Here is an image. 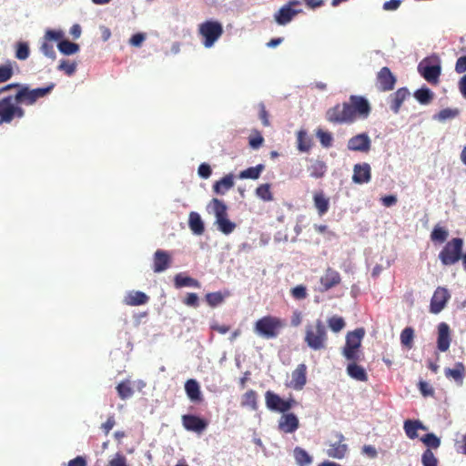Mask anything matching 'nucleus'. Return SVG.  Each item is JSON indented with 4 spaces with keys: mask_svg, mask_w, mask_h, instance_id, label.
<instances>
[{
    "mask_svg": "<svg viewBox=\"0 0 466 466\" xmlns=\"http://www.w3.org/2000/svg\"><path fill=\"white\" fill-rule=\"evenodd\" d=\"M76 62H69L67 60H62L60 64L58 65L57 68L60 71L65 72V74L68 76H73L76 71Z\"/></svg>",
    "mask_w": 466,
    "mask_h": 466,
    "instance_id": "45",
    "label": "nucleus"
},
{
    "mask_svg": "<svg viewBox=\"0 0 466 466\" xmlns=\"http://www.w3.org/2000/svg\"><path fill=\"white\" fill-rule=\"evenodd\" d=\"M259 118L265 127L269 126L268 113L264 104H259Z\"/></svg>",
    "mask_w": 466,
    "mask_h": 466,
    "instance_id": "63",
    "label": "nucleus"
},
{
    "mask_svg": "<svg viewBox=\"0 0 466 466\" xmlns=\"http://www.w3.org/2000/svg\"><path fill=\"white\" fill-rule=\"evenodd\" d=\"M57 47L59 51L66 56L74 55L79 50V46L76 43L70 42L69 40H61L58 43Z\"/></svg>",
    "mask_w": 466,
    "mask_h": 466,
    "instance_id": "34",
    "label": "nucleus"
},
{
    "mask_svg": "<svg viewBox=\"0 0 466 466\" xmlns=\"http://www.w3.org/2000/svg\"><path fill=\"white\" fill-rule=\"evenodd\" d=\"M298 149L301 152H308L311 147V141L308 137L307 132L300 130L297 135Z\"/></svg>",
    "mask_w": 466,
    "mask_h": 466,
    "instance_id": "36",
    "label": "nucleus"
},
{
    "mask_svg": "<svg viewBox=\"0 0 466 466\" xmlns=\"http://www.w3.org/2000/svg\"><path fill=\"white\" fill-rule=\"evenodd\" d=\"M146 39V35L143 33H137L132 35V37L129 40L130 45L134 46H140L141 44Z\"/></svg>",
    "mask_w": 466,
    "mask_h": 466,
    "instance_id": "61",
    "label": "nucleus"
},
{
    "mask_svg": "<svg viewBox=\"0 0 466 466\" xmlns=\"http://www.w3.org/2000/svg\"><path fill=\"white\" fill-rule=\"evenodd\" d=\"M234 176L232 174H228L223 177L220 180L215 182L213 185V190L216 194L225 195L234 187Z\"/></svg>",
    "mask_w": 466,
    "mask_h": 466,
    "instance_id": "22",
    "label": "nucleus"
},
{
    "mask_svg": "<svg viewBox=\"0 0 466 466\" xmlns=\"http://www.w3.org/2000/svg\"><path fill=\"white\" fill-rule=\"evenodd\" d=\"M371 147L370 137L366 133L358 134L349 139L347 147L350 151L369 152Z\"/></svg>",
    "mask_w": 466,
    "mask_h": 466,
    "instance_id": "15",
    "label": "nucleus"
},
{
    "mask_svg": "<svg viewBox=\"0 0 466 466\" xmlns=\"http://www.w3.org/2000/svg\"><path fill=\"white\" fill-rule=\"evenodd\" d=\"M185 390L191 401L199 402L202 400L200 387L197 380H187L185 384Z\"/></svg>",
    "mask_w": 466,
    "mask_h": 466,
    "instance_id": "26",
    "label": "nucleus"
},
{
    "mask_svg": "<svg viewBox=\"0 0 466 466\" xmlns=\"http://www.w3.org/2000/svg\"><path fill=\"white\" fill-rule=\"evenodd\" d=\"M421 441L429 448L437 449L441 445L440 439L434 433H427L421 438Z\"/></svg>",
    "mask_w": 466,
    "mask_h": 466,
    "instance_id": "48",
    "label": "nucleus"
},
{
    "mask_svg": "<svg viewBox=\"0 0 466 466\" xmlns=\"http://www.w3.org/2000/svg\"><path fill=\"white\" fill-rule=\"evenodd\" d=\"M418 71L430 84L436 85L439 83L441 73V67L439 64L432 65L428 58L423 59L418 66Z\"/></svg>",
    "mask_w": 466,
    "mask_h": 466,
    "instance_id": "9",
    "label": "nucleus"
},
{
    "mask_svg": "<svg viewBox=\"0 0 466 466\" xmlns=\"http://www.w3.org/2000/svg\"><path fill=\"white\" fill-rule=\"evenodd\" d=\"M299 5V1H289L287 5H283L275 15V21L280 25H285L289 24L298 14L301 12L300 9H294L293 6Z\"/></svg>",
    "mask_w": 466,
    "mask_h": 466,
    "instance_id": "11",
    "label": "nucleus"
},
{
    "mask_svg": "<svg viewBox=\"0 0 466 466\" xmlns=\"http://www.w3.org/2000/svg\"><path fill=\"white\" fill-rule=\"evenodd\" d=\"M63 36H64V33L61 30L49 29L46 32L45 39L46 41H51V40L57 41V40L62 39Z\"/></svg>",
    "mask_w": 466,
    "mask_h": 466,
    "instance_id": "57",
    "label": "nucleus"
},
{
    "mask_svg": "<svg viewBox=\"0 0 466 466\" xmlns=\"http://www.w3.org/2000/svg\"><path fill=\"white\" fill-rule=\"evenodd\" d=\"M365 330L362 328L356 329L348 332L346 335V343L342 350L343 356L350 361H358L360 360V349Z\"/></svg>",
    "mask_w": 466,
    "mask_h": 466,
    "instance_id": "7",
    "label": "nucleus"
},
{
    "mask_svg": "<svg viewBox=\"0 0 466 466\" xmlns=\"http://www.w3.org/2000/svg\"><path fill=\"white\" fill-rule=\"evenodd\" d=\"M263 170L264 166L262 164H258L256 167H250L242 170L238 177L240 179H258Z\"/></svg>",
    "mask_w": 466,
    "mask_h": 466,
    "instance_id": "29",
    "label": "nucleus"
},
{
    "mask_svg": "<svg viewBox=\"0 0 466 466\" xmlns=\"http://www.w3.org/2000/svg\"><path fill=\"white\" fill-rule=\"evenodd\" d=\"M184 303L189 307L198 306V296L196 293H188L184 299Z\"/></svg>",
    "mask_w": 466,
    "mask_h": 466,
    "instance_id": "60",
    "label": "nucleus"
},
{
    "mask_svg": "<svg viewBox=\"0 0 466 466\" xmlns=\"http://www.w3.org/2000/svg\"><path fill=\"white\" fill-rule=\"evenodd\" d=\"M414 329L411 327L405 328L400 333V342L407 349H411L413 345Z\"/></svg>",
    "mask_w": 466,
    "mask_h": 466,
    "instance_id": "39",
    "label": "nucleus"
},
{
    "mask_svg": "<svg viewBox=\"0 0 466 466\" xmlns=\"http://www.w3.org/2000/svg\"><path fill=\"white\" fill-rule=\"evenodd\" d=\"M307 367L305 364H299L292 373L293 379H306Z\"/></svg>",
    "mask_w": 466,
    "mask_h": 466,
    "instance_id": "59",
    "label": "nucleus"
},
{
    "mask_svg": "<svg viewBox=\"0 0 466 466\" xmlns=\"http://www.w3.org/2000/svg\"><path fill=\"white\" fill-rule=\"evenodd\" d=\"M451 330L446 322H441L437 326V349L441 352H446L451 346Z\"/></svg>",
    "mask_w": 466,
    "mask_h": 466,
    "instance_id": "13",
    "label": "nucleus"
},
{
    "mask_svg": "<svg viewBox=\"0 0 466 466\" xmlns=\"http://www.w3.org/2000/svg\"><path fill=\"white\" fill-rule=\"evenodd\" d=\"M290 293L295 299H304L308 296L307 289L304 285H298L291 289Z\"/></svg>",
    "mask_w": 466,
    "mask_h": 466,
    "instance_id": "52",
    "label": "nucleus"
},
{
    "mask_svg": "<svg viewBox=\"0 0 466 466\" xmlns=\"http://www.w3.org/2000/svg\"><path fill=\"white\" fill-rule=\"evenodd\" d=\"M263 142L264 138L258 131H256L255 134L249 137L248 139L249 146L254 149H258V147H260Z\"/></svg>",
    "mask_w": 466,
    "mask_h": 466,
    "instance_id": "53",
    "label": "nucleus"
},
{
    "mask_svg": "<svg viewBox=\"0 0 466 466\" xmlns=\"http://www.w3.org/2000/svg\"><path fill=\"white\" fill-rule=\"evenodd\" d=\"M309 175L315 178H320L324 177L327 167L323 161L316 160L309 167Z\"/></svg>",
    "mask_w": 466,
    "mask_h": 466,
    "instance_id": "32",
    "label": "nucleus"
},
{
    "mask_svg": "<svg viewBox=\"0 0 466 466\" xmlns=\"http://www.w3.org/2000/svg\"><path fill=\"white\" fill-rule=\"evenodd\" d=\"M208 207L212 208L216 217L218 229L225 235L232 233L237 226L228 218V208L226 204L218 198H213Z\"/></svg>",
    "mask_w": 466,
    "mask_h": 466,
    "instance_id": "5",
    "label": "nucleus"
},
{
    "mask_svg": "<svg viewBox=\"0 0 466 466\" xmlns=\"http://www.w3.org/2000/svg\"><path fill=\"white\" fill-rule=\"evenodd\" d=\"M448 235L449 232L446 228L437 225L431 233V238L432 241L442 243L447 239Z\"/></svg>",
    "mask_w": 466,
    "mask_h": 466,
    "instance_id": "41",
    "label": "nucleus"
},
{
    "mask_svg": "<svg viewBox=\"0 0 466 466\" xmlns=\"http://www.w3.org/2000/svg\"><path fill=\"white\" fill-rule=\"evenodd\" d=\"M419 389L424 397L433 395V388L425 380H420L418 383Z\"/></svg>",
    "mask_w": 466,
    "mask_h": 466,
    "instance_id": "56",
    "label": "nucleus"
},
{
    "mask_svg": "<svg viewBox=\"0 0 466 466\" xmlns=\"http://www.w3.org/2000/svg\"><path fill=\"white\" fill-rule=\"evenodd\" d=\"M421 462L423 466H438V460L430 449L422 453Z\"/></svg>",
    "mask_w": 466,
    "mask_h": 466,
    "instance_id": "47",
    "label": "nucleus"
},
{
    "mask_svg": "<svg viewBox=\"0 0 466 466\" xmlns=\"http://www.w3.org/2000/svg\"><path fill=\"white\" fill-rule=\"evenodd\" d=\"M299 427V421L294 413H284L279 420V430L284 433H293Z\"/></svg>",
    "mask_w": 466,
    "mask_h": 466,
    "instance_id": "18",
    "label": "nucleus"
},
{
    "mask_svg": "<svg viewBox=\"0 0 466 466\" xmlns=\"http://www.w3.org/2000/svg\"><path fill=\"white\" fill-rule=\"evenodd\" d=\"M357 361H350L347 366V373L353 379H367L365 370L356 363Z\"/></svg>",
    "mask_w": 466,
    "mask_h": 466,
    "instance_id": "31",
    "label": "nucleus"
},
{
    "mask_svg": "<svg viewBox=\"0 0 466 466\" xmlns=\"http://www.w3.org/2000/svg\"><path fill=\"white\" fill-rule=\"evenodd\" d=\"M242 406L249 407L252 410L257 409V394L253 390L247 391L242 398Z\"/></svg>",
    "mask_w": 466,
    "mask_h": 466,
    "instance_id": "43",
    "label": "nucleus"
},
{
    "mask_svg": "<svg viewBox=\"0 0 466 466\" xmlns=\"http://www.w3.org/2000/svg\"><path fill=\"white\" fill-rule=\"evenodd\" d=\"M175 286L177 288H182V287L199 288L200 284L197 279H195L193 278L182 276L181 274H177L175 277Z\"/></svg>",
    "mask_w": 466,
    "mask_h": 466,
    "instance_id": "33",
    "label": "nucleus"
},
{
    "mask_svg": "<svg viewBox=\"0 0 466 466\" xmlns=\"http://www.w3.org/2000/svg\"><path fill=\"white\" fill-rule=\"evenodd\" d=\"M304 341L313 350L327 348L328 332L322 319H318L314 323L306 326Z\"/></svg>",
    "mask_w": 466,
    "mask_h": 466,
    "instance_id": "3",
    "label": "nucleus"
},
{
    "mask_svg": "<svg viewBox=\"0 0 466 466\" xmlns=\"http://www.w3.org/2000/svg\"><path fill=\"white\" fill-rule=\"evenodd\" d=\"M319 281L323 288L322 290L327 291L338 286L341 282V277L339 271L332 268H328Z\"/></svg>",
    "mask_w": 466,
    "mask_h": 466,
    "instance_id": "19",
    "label": "nucleus"
},
{
    "mask_svg": "<svg viewBox=\"0 0 466 466\" xmlns=\"http://www.w3.org/2000/svg\"><path fill=\"white\" fill-rule=\"evenodd\" d=\"M403 429L405 431L406 435L411 440H414L418 437V433H417L418 430H420V429L424 430V431L427 430V428L420 420H405Z\"/></svg>",
    "mask_w": 466,
    "mask_h": 466,
    "instance_id": "28",
    "label": "nucleus"
},
{
    "mask_svg": "<svg viewBox=\"0 0 466 466\" xmlns=\"http://www.w3.org/2000/svg\"><path fill=\"white\" fill-rule=\"evenodd\" d=\"M188 226L195 235H202L205 231V226L198 213L191 211L188 217Z\"/></svg>",
    "mask_w": 466,
    "mask_h": 466,
    "instance_id": "24",
    "label": "nucleus"
},
{
    "mask_svg": "<svg viewBox=\"0 0 466 466\" xmlns=\"http://www.w3.org/2000/svg\"><path fill=\"white\" fill-rule=\"evenodd\" d=\"M171 257L167 251L157 249L154 254L153 270L156 273L165 271L169 268Z\"/></svg>",
    "mask_w": 466,
    "mask_h": 466,
    "instance_id": "21",
    "label": "nucleus"
},
{
    "mask_svg": "<svg viewBox=\"0 0 466 466\" xmlns=\"http://www.w3.org/2000/svg\"><path fill=\"white\" fill-rule=\"evenodd\" d=\"M450 299L451 294L448 289L444 287H438L431 299L430 312L432 314H439L441 312L445 309Z\"/></svg>",
    "mask_w": 466,
    "mask_h": 466,
    "instance_id": "10",
    "label": "nucleus"
},
{
    "mask_svg": "<svg viewBox=\"0 0 466 466\" xmlns=\"http://www.w3.org/2000/svg\"><path fill=\"white\" fill-rule=\"evenodd\" d=\"M460 114V110L458 108H444V109H441L435 116L434 118L441 121V122H444L448 119H452V118H455L456 116H458Z\"/></svg>",
    "mask_w": 466,
    "mask_h": 466,
    "instance_id": "40",
    "label": "nucleus"
},
{
    "mask_svg": "<svg viewBox=\"0 0 466 466\" xmlns=\"http://www.w3.org/2000/svg\"><path fill=\"white\" fill-rule=\"evenodd\" d=\"M335 438L336 441L329 445L327 454L329 457L331 458L342 459L346 455L348 451V446L345 443H343L345 438L339 432H337L335 434Z\"/></svg>",
    "mask_w": 466,
    "mask_h": 466,
    "instance_id": "17",
    "label": "nucleus"
},
{
    "mask_svg": "<svg viewBox=\"0 0 466 466\" xmlns=\"http://www.w3.org/2000/svg\"><path fill=\"white\" fill-rule=\"evenodd\" d=\"M327 323L329 328L335 333L341 331L346 326L344 319L337 315L329 318Z\"/></svg>",
    "mask_w": 466,
    "mask_h": 466,
    "instance_id": "38",
    "label": "nucleus"
},
{
    "mask_svg": "<svg viewBox=\"0 0 466 466\" xmlns=\"http://www.w3.org/2000/svg\"><path fill=\"white\" fill-rule=\"evenodd\" d=\"M463 251V239L453 238L448 241L439 253V258L444 266L454 265L461 260Z\"/></svg>",
    "mask_w": 466,
    "mask_h": 466,
    "instance_id": "6",
    "label": "nucleus"
},
{
    "mask_svg": "<svg viewBox=\"0 0 466 466\" xmlns=\"http://www.w3.org/2000/svg\"><path fill=\"white\" fill-rule=\"evenodd\" d=\"M316 135L323 147H329L331 146L333 137L329 132L319 129Z\"/></svg>",
    "mask_w": 466,
    "mask_h": 466,
    "instance_id": "49",
    "label": "nucleus"
},
{
    "mask_svg": "<svg viewBox=\"0 0 466 466\" xmlns=\"http://www.w3.org/2000/svg\"><path fill=\"white\" fill-rule=\"evenodd\" d=\"M266 404L269 410L280 412H286L292 407L291 401L284 400L279 395L271 391H267L266 393Z\"/></svg>",
    "mask_w": 466,
    "mask_h": 466,
    "instance_id": "16",
    "label": "nucleus"
},
{
    "mask_svg": "<svg viewBox=\"0 0 466 466\" xmlns=\"http://www.w3.org/2000/svg\"><path fill=\"white\" fill-rule=\"evenodd\" d=\"M455 71L458 74H462L466 71V56H461L457 59L455 64Z\"/></svg>",
    "mask_w": 466,
    "mask_h": 466,
    "instance_id": "64",
    "label": "nucleus"
},
{
    "mask_svg": "<svg viewBox=\"0 0 466 466\" xmlns=\"http://www.w3.org/2000/svg\"><path fill=\"white\" fill-rule=\"evenodd\" d=\"M401 5V0H390L383 4V9L385 11L397 10Z\"/></svg>",
    "mask_w": 466,
    "mask_h": 466,
    "instance_id": "62",
    "label": "nucleus"
},
{
    "mask_svg": "<svg viewBox=\"0 0 466 466\" xmlns=\"http://www.w3.org/2000/svg\"><path fill=\"white\" fill-rule=\"evenodd\" d=\"M198 32L204 38L203 45L211 47L222 35L223 26L218 21H206L199 25Z\"/></svg>",
    "mask_w": 466,
    "mask_h": 466,
    "instance_id": "8",
    "label": "nucleus"
},
{
    "mask_svg": "<svg viewBox=\"0 0 466 466\" xmlns=\"http://www.w3.org/2000/svg\"><path fill=\"white\" fill-rule=\"evenodd\" d=\"M14 75V70L11 63L0 65V84L5 83L11 79Z\"/></svg>",
    "mask_w": 466,
    "mask_h": 466,
    "instance_id": "46",
    "label": "nucleus"
},
{
    "mask_svg": "<svg viewBox=\"0 0 466 466\" xmlns=\"http://www.w3.org/2000/svg\"><path fill=\"white\" fill-rule=\"evenodd\" d=\"M41 51L43 52V54L47 56V57H50L52 59H55L56 58V51L54 49V46L50 43H48V41H45L42 46H41Z\"/></svg>",
    "mask_w": 466,
    "mask_h": 466,
    "instance_id": "54",
    "label": "nucleus"
},
{
    "mask_svg": "<svg viewBox=\"0 0 466 466\" xmlns=\"http://www.w3.org/2000/svg\"><path fill=\"white\" fill-rule=\"evenodd\" d=\"M314 206L319 216L326 214L329 208V200L322 191L316 192L313 196Z\"/></svg>",
    "mask_w": 466,
    "mask_h": 466,
    "instance_id": "27",
    "label": "nucleus"
},
{
    "mask_svg": "<svg viewBox=\"0 0 466 466\" xmlns=\"http://www.w3.org/2000/svg\"><path fill=\"white\" fill-rule=\"evenodd\" d=\"M414 97L420 104L427 105L433 99V93L428 87H421L415 91Z\"/></svg>",
    "mask_w": 466,
    "mask_h": 466,
    "instance_id": "35",
    "label": "nucleus"
},
{
    "mask_svg": "<svg viewBox=\"0 0 466 466\" xmlns=\"http://www.w3.org/2000/svg\"><path fill=\"white\" fill-rule=\"evenodd\" d=\"M371 106L362 96L351 95L349 101L336 104L326 112V119L332 124H351L358 118L366 119L370 115Z\"/></svg>",
    "mask_w": 466,
    "mask_h": 466,
    "instance_id": "2",
    "label": "nucleus"
},
{
    "mask_svg": "<svg viewBox=\"0 0 466 466\" xmlns=\"http://www.w3.org/2000/svg\"><path fill=\"white\" fill-rule=\"evenodd\" d=\"M410 96L406 87L399 88L393 95L390 108L394 113H398L404 100Z\"/></svg>",
    "mask_w": 466,
    "mask_h": 466,
    "instance_id": "25",
    "label": "nucleus"
},
{
    "mask_svg": "<svg viewBox=\"0 0 466 466\" xmlns=\"http://www.w3.org/2000/svg\"><path fill=\"white\" fill-rule=\"evenodd\" d=\"M396 77L387 66L382 67L377 74V85L380 91H390L394 88Z\"/></svg>",
    "mask_w": 466,
    "mask_h": 466,
    "instance_id": "14",
    "label": "nucleus"
},
{
    "mask_svg": "<svg viewBox=\"0 0 466 466\" xmlns=\"http://www.w3.org/2000/svg\"><path fill=\"white\" fill-rule=\"evenodd\" d=\"M107 466H128V464L124 455L116 453L115 457L108 461Z\"/></svg>",
    "mask_w": 466,
    "mask_h": 466,
    "instance_id": "55",
    "label": "nucleus"
},
{
    "mask_svg": "<svg viewBox=\"0 0 466 466\" xmlns=\"http://www.w3.org/2000/svg\"><path fill=\"white\" fill-rule=\"evenodd\" d=\"M182 425L187 431L201 434L208 426V421L206 419L200 418L197 415L185 414L181 417Z\"/></svg>",
    "mask_w": 466,
    "mask_h": 466,
    "instance_id": "12",
    "label": "nucleus"
},
{
    "mask_svg": "<svg viewBox=\"0 0 466 466\" xmlns=\"http://www.w3.org/2000/svg\"><path fill=\"white\" fill-rule=\"evenodd\" d=\"M29 56V46L26 43L17 45L15 57L19 60H25Z\"/></svg>",
    "mask_w": 466,
    "mask_h": 466,
    "instance_id": "51",
    "label": "nucleus"
},
{
    "mask_svg": "<svg viewBox=\"0 0 466 466\" xmlns=\"http://www.w3.org/2000/svg\"><path fill=\"white\" fill-rule=\"evenodd\" d=\"M198 173L199 177L203 178H208L211 176L212 170L208 164L202 163L198 167Z\"/></svg>",
    "mask_w": 466,
    "mask_h": 466,
    "instance_id": "58",
    "label": "nucleus"
},
{
    "mask_svg": "<svg viewBox=\"0 0 466 466\" xmlns=\"http://www.w3.org/2000/svg\"><path fill=\"white\" fill-rule=\"evenodd\" d=\"M270 184L265 183L259 185L256 188V196L261 198L263 201H271L273 200V194L270 189Z\"/></svg>",
    "mask_w": 466,
    "mask_h": 466,
    "instance_id": "37",
    "label": "nucleus"
},
{
    "mask_svg": "<svg viewBox=\"0 0 466 466\" xmlns=\"http://www.w3.org/2000/svg\"><path fill=\"white\" fill-rule=\"evenodd\" d=\"M371 179V168L370 164H356L353 167L352 181L356 184L369 183Z\"/></svg>",
    "mask_w": 466,
    "mask_h": 466,
    "instance_id": "20",
    "label": "nucleus"
},
{
    "mask_svg": "<svg viewBox=\"0 0 466 466\" xmlns=\"http://www.w3.org/2000/svg\"><path fill=\"white\" fill-rule=\"evenodd\" d=\"M444 373L448 378L461 379L465 373V367L462 363L458 362L452 369H446Z\"/></svg>",
    "mask_w": 466,
    "mask_h": 466,
    "instance_id": "42",
    "label": "nucleus"
},
{
    "mask_svg": "<svg viewBox=\"0 0 466 466\" xmlns=\"http://www.w3.org/2000/svg\"><path fill=\"white\" fill-rule=\"evenodd\" d=\"M149 297L142 291H131L125 298V303L128 306H140L148 302Z\"/></svg>",
    "mask_w": 466,
    "mask_h": 466,
    "instance_id": "23",
    "label": "nucleus"
},
{
    "mask_svg": "<svg viewBox=\"0 0 466 466\" xmlns=\"http://www.w3.org/2000/svg\"><path fill=\"white\" fill-rule=\"evenodd\" d=\"M223 296L220 292H211L206 295V300L211 307H216L222 303Z\"/></svg>",
    "mask_w": 466,
    "mask_h": 466,
    "instance_id": "50",
    "label": "nucleus"
},
{
    "mask_svg": "<svg viewBox=\"0 0 466 466\" xmlns=\"http://www.w3.org/2000/svg\"><path fill=\"white\" fill-rule=\"evenodd\" d=\"M128 382L129 380L122 381L116 386L118 395L123 400L131 397L133 394V390Z\"/></svg>",
    "mask_w": 466,
    "mask_h": 466,
    "instance_id": "44",
    "label": "nucleus"
},
{
    "mask_svg": "<svg viewBox=\"0 0 466 466\" xmlns=\"http://www.w3.org/2000/svg\"><path fill=\"white\" fill-rule=\"evenodd\" d=\"M296 462L299 466H308L312 462L311 456L302 448L296 447L293 451Z\"/></svg>",
    "mask_w": 466,
    "mask_h": 466,
    "instance_id": "30",
    "label": "nucleus"
},
{
    "mask_svg": "<svg viewBox=\"0 0 466 466\" xmlns=\"http://www.w3.org/2000/svg\"><path fill=\"white\" fill-rule=\"evenodd\" d=\"M55 86L54 83H50L45 87L31 89L25 85L11 83L0 87V95L16 89L15 95H8L0 99V126L11 124L15 119L23 118L25 111L21 105H34L38 99L50 94Z\"/></svg>",
    "mask_w": 466,
    "mask_h": 466,
    "instance_id": "1",
    "label": "nucleus"
},
{
    "mask_svg": "<svg viewBox=\"0 0 466 466\" xmlns=\"http://www.w3.org/2000/svg\"><path fill=\"white\" fill-rule=\"evenodd\" d=\"M285 327L286 321L283 319L266 315L254 323V331L259 337L270 339L277 338Z\"/></svg>",
    "mask_w": 466,
    "mask_h": 466,
    "instance_id": "4",
    "label": "nucleus"
}]
</instances>
